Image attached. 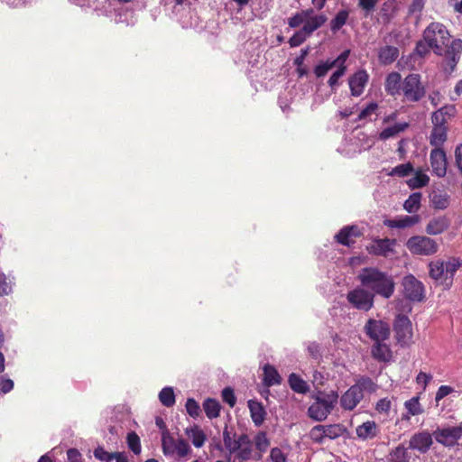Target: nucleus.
Returning a JSON list of instances; mask_svg holds the SVG:
<instances>
[{
    "label": "nucleus",
    "instance_id": "19",
    "mask_svg": "<svg viewBox=\"0 0 462 462\" xmlns=\"http://www.w3.org/2000/svg\"><path fill=\"white\" fill-rule=\"evenodd\" d=\"M403 79L399 72L393 71L386 76L384 82L385 92L392 96H401Z\"/></svg>",
    "mask_w": 462,
    "mask_h": 462
},
{
    "label": "nucleus",
    "instance_id": "50",
    "mask_svg": "<svg viewBox=\"0 0 462 462\" xmlns=\"http://www.w3.org/2000/svg\"><path fill=\"white\" fill-rule=\"evenodd\" d=\"M12 291V282L7 281V277L3 272H0V297L9 295Z\"/></svg>",
    "mask_w": 462,
    "mask_h": 462
},
{
    "label": "nucleus",
    "instance_id": "40",
    "mask_svg": "<svg viewBox=\"0 0 462 462\" xmlns=\"http://www.w3.org/2000/svg\"><path fill=\"white\" fill-rule=\"evenodd\" d=\"M349 13L347 10H340L336 16L330 21V29L333 32H337L346 23Z\"/></svg>",
    "mask_w": 462,
    "mask_h": 462
},
{
    "label": "nucleus",
    "instance_id": "29",
    "mask_svg": "<svg viewBox=\"0 0 462 462\" xmlns=\"http://www.w3.org/2000/svg\"><path fill=\"white\" fill-rule=\"evenodd\" d=\"M409 126V124L406 122L398 123L394 125L384 128L379 134V139L382 141H386L390 138L397 136L400 133L404 132Z\"/></svg>",
    "mask_w": 462,
    "mask_h": 462
},
{
    "label": "nucleus",
    "instance_id": "28",
    "mask_svg": "<svg viewBox=\"0 0 462 462\" xmlns=\"http://www.w3.org/2000/svg\"><path fill=\"white\" fill-rule=\"evenodd\" d=\"M447 127H433L430 135V143L435 148H440L447 140Z\"/></svg>",
    "mask_w": 462,
    "mask_h": 462
},
{
    "label": "nucleus",
    "instance_id": "44",
    "mask_svg": "<svg viewBox=\"0 0 462 462\" xmlns=\"http://www.w3.org/2000/svg\"><path fill=\"white\" fill-rule=\"evenodd\" d=\"M326 439H335L344 432V428L339 424L322 425Z\"/></svg>",
    "mask_w": 462,
    "mask_h": 462
},
{
    "label": "nucleus",
    "instance_id": "32",
    "mask_svg": "<svg viewBox=\"0 0 462 462\" xmlns=\"http://www.w3.org/2000/svg\"><path fill=\"white\" fill-rule=\"evenodd\" d=\"M327 20L328 18L325 14H317L315 17L306 21L302 28L304 29V32L310 35L316 30L320 28L327 22Z\"/></svg>",
    "mask_w": 462,
    "mask_h": 462
},
{
    "label": "nucleus",
    "instance_id": "4",
    "mask_svg": "<svg viewBox=\"0 0 462 462\" xmlns=\"http://www.w3.org/2000/svg\"><path fill=\"white\" fill-rule=\"evenodd\" d=\"M162 449L165 457L176 461H182L191 452L188 441L183 439H175L168 429L162 432Z\"/></svg>",
    "mask_w": 462,
    "mask_h": 462
},
{
    "label": "nucleus",
    "instance_id": "2",
    "mask_svg": "<svg viewBox=\"0 0 462 462\" xmlns=\"http://www.w3.org/2000/svg\"><path fill=\"white\" fill-rule=\"evenodd\" d=\"M362 285L374 293L389 299L394 291L393 278L376 268H364L358 274Z\"/></svg>",
    "mask_w": 462,
    "mask_h": 462
},
{
    "label": "nucleus",
    "instance_id": "21",
    "mask_svg": "<svg viewBox=\"0 0 462 462\" xmlns=\"http://www.w3.org/2000/svg\"><path fill=\"white\" fill-rule=\"evenodd\" d=\"M371 355L378 362H390L393 357V352L390 346L385 341H376L371 347Z\"/></svg>",
    "mask_w": 462,
    "mask_h": 462
},
{
    "label": "nucleus",
    "instance_id": "5",
    "mask_svg": "<svg viewBox=\"0 0 462 462\" xmlns=\"http://www.w3.org/2000/svg\"><path fill=\"white\" fill-rule=\"evenodd\" d=\"M338 401V393L336 391L319 393L315 402L309 407V416L317 420L322 421L327 419Z\"/></svg>",
    "mask_w": 462,
    "mask_h": 462
},
{
    "label": "nucleus",
    "instance_id": "53",
    "mask_svg": "<svg viewBox=\"0 0 462 462\" xmlns=\"http://www.w3.org/2000/svg\"><path fill=\"white\" fill-rule=\"evenodd\" d=\"M322 425H317L313 427L310 432V439L318 443H322L326 439L324 435Z\"/></svg>",
    "mask_w": 462,
    "mask_h": 462
},
{
    "label": "nucleus",
    "instance_id": "7",
    "mask_svg": "<svg viewBox=\"0 0 462 462\" xmlns=\"http://www.w3.org/2000/svg\"><path fill=\"white\" fill-rule=\"evenodd\" d=\"M406 248L411 254L431 256L438 253L439 243L428 236H413L405 243Z\"/></svg>",
    "mask_w": 462,
    "mask_h": 462
},
{
    "label": "nucleus",
    "instance_id": "41",
    "mask_svg": "<svg viewBox=\"0 0 462 462\" xmlns=\"http://www.w3.org/2000/svg\"><path fill=\"white\" fill-rule=\"evenodd\" d=\"M462 265V260L459 258H450L448 261L445 262V272H446V279H453L456 272Z\"/></svg>",
    "mask_w": 462,
    "mask_h": 462
},
{
    "label": "nucleus",
    "instance_id": "6",
    "mask_svg": "<svg viewBox=\"0 0 462 462\" xmlns=\"http://www.w3.org/2000/svg\"><path fill=\"white\" fill-rule=\"evenodd\" d=\"M401 96L403 101L417 103L420 102L427 92L426 86L418 73H410L403 79Z\"/></svg>",
    "mask_w": 462,
    "mask_h": 462
},
{
    "label": "nucleus",
    "instance_id": "25",
    "mask_svg": "<svg viewBox=\"0 0 462 462\" xmlns=\"http://www.w3.org/2000/svg\"><path fill=\"white\" fill-rule=\"evenodd\" d=\"M357 236H359L357 227L345 226L335 236V238L339 244L349 246L354 243L353 237Z\"/></svg>",
    "mask_w": 462,
    "mask_h": 462
},
{
    "label": "nucleus",
    "instance_id": "54",
    "mask_svg": "<svg viewBox=\"0 0 462 462\" xmlns=\"http://www.w3.org/2000/svg\"><path fill=\"white\" fill-rule=\"evenodd\" d=\"M350 55V50H345L341 52L335 60H332V62L335 63V67L337 69L344 68L345 71H346V61Z\"/></svg>",
    "mask_w": 462,
    "mask_h": 462
},
{
    "label": "nucleus",
    "instance_id": "43",
    "mask_svg": "<svg viewBox=\"0 0 462 462\" xmlns=\"http://www.w3.org/2000/svg\"><path fill=\"white\" fill-rule=\"evenodd\" d=\"M223 441L226 448L233 455L240 445V436L237 439L231 437L230 433L226 430L223 432Z\"/></svg>",
    "mask_w": 462,
    "mask_h": 462
},
{
    "label": "nucleus",
    "instance_id": "38",
    "mask_svg": "<svg viewBox=\"0 0 462 462\" xmlns=\"http://www.w3.org/2000/svg\"><path fill=\"white\" fill-rule=\"evenodd\" d=\"M255 446V448H256V453H260V456H261V458L263 457V455L264 452H266V450L268 449L269 446H270V441L267 438V435L265 432L263 431H260L258 432L254 439V442H253Z\"/></svg>",
    "mask_w": 462,
    "mask_h": 462
},
{
    "label": "nucleus",
    "instance_id": "63",
    "mask_svg": "<svg viewBox=\"0 0 462 462\" xmlns=\"http://www.w3.org/2000/svg\"><path fill=\"white\" fill-rule=\"evenodd\" d=\"M270 459L272 462H285V456L280 448H273L270 453Z\"/></svg>",
    "mask_w": 462,
    "mask_h": 462
},
{
    "label": "nucleus",
    "instance_id": "62",
    "mask_svg": "<svg viewBox=\"0 0 462 462\" xmlns=\"http://www.w3.org/2000/svg\"><path fill=\"white\" fill-rule=\"evenodd\" d=\"M68 462H84L81 453L77 448L67 451Z\"/></svg>",
    "mask_w": 462,
    "mask_h": 462
},
{
    "label": "nucleus",
    "instance_id": "48",
    "mask_svg": "<svg viewBox=\"0 0 462 462\" xmlns=\"http://www.w3.org/2000/svg\"><path fill=\"white\" fill-rule=\"evenodd\" d=\"M94 457L101 462H111L114 460L116 452H107L103 447H97L94 449Z\"/></svg>",
    "mask_w": 462,
    "mask_h": 462
},
{
    "label": "nucleus",
    "instance_id": "55",
    "mask_svg": "<svg viewBox=\"0 0 462 462\" xmlns=\"http://www.w3.org/2000/svg\"><path fill=\"white\" fill-rule=\"evenodd\" d=\"M350 55V50H345L341 52L335 60H332V62L335 63V67L337 69L344 68L345 71H346V61Z\"/></svg>",
    "mask_w": 462,
    "mask_h": 462
},
{
    "label": "nucleus",
    "instance_id": "12",
    "mask_svg": "<svg viewBox=\"0 0 462 462\" xmlns=\"http://www.w3.org/2000/svg\"><path fill=\"white\" fill-rule=\"evenodd\" d=\"M347 300L356 309L367 311L374 305V295L363 288L350 291L346 296Z\"/></svg>",
    "mask_w": 462,
    "mask_h": 462
},
{
    "label": "nucleus",
    "instance_id": "14",
    "mask_svg": "<svg viewBox=\"0 0 462 462\" xmlns=\"http://www.w3.org/2000/svg\"><path fill=\"white\" fill-rule=\"evenodd\" d=\"M433 434L427 430L414 433L409 440V448L426 454L433 444Z\"/></svg>",
    "mask_w": 462,
    "mask_h": 462
},
{
    "label": "nucleus",
    "instance_id": "33",
    "mask_svg": "<svg viewBox=\"0 0 462 462\" xmlns=\"http://www.w3.org/2000/svg\"><path fill=\"white\" fill-rule=\"evenodd\" d=\"M263 375V383L267 386H273L281 383L280 374L277 370L270 365H264Z\"/></svg>",
    "mask_w": 462,
    "mask_h": 462
},
{
    "label": "nucleus",
    "instance_id": "20",
    "mask_svg": "<svg viewBox=\"0 0 462 462\" xmlns=\"http://www.w3.org/2000/svg\"><path fill=\"white\" fill-rule=\"evenodd\" d=\"M450 226V219L446 216L431 218L425 227L429 236H438L444 233Z\"/></svg>",
    "mask_w": 462,
    "mask_h": 462
},
{
    "label": "nucleus",
    "instance_id": "59",
    "mask_svg": "<svg viewBox=\"0 0 462 462\" xmlns=\"http://www.w3.org/2000/svg\"><path fill=\"white\" fill-rule=\"evenodd\" d=\"M378 0H359L358 6L365 13V15L371 14L377 4Z\"/></svg>",
    "mask_w": 462,
    "mask_h": 462
},
{
    "label": "nucleus",
    "instance_id": "23",
    "mask_svg": "<svg viewBox=\"0 0 462 462\" xmlns=\"http://www.w3.org/2000/svg\"><path fill=\"white\" fill-rule=\"evenodd\" d=\"M406 413L402 414V420H409L411 416L420 415L424 412V409L420 402V397L414 396L404 402Z\"/></svg>",
    "mask_w": 462,
    "mask_h": 462
},
{
    "label": "nucleus",
    "instance_id": "58",
    "mask_svg": "<svg viewBox=\"0 0 462 462\" xmlns=\"http://www.w3.org/2000/svg\"><path fill=\"white\" fill-rule=\"evenodd\" d=\"M222 398L230 407H234L236 402V398L234 394L233 389L226 387L222 391Z\"/></svg>",
    "mask_w": 462,
    "mask_h": 462
},
{
    "label": "nucleus",
    "instance_id": "34",
    "mask_svg": "<svg viewBox=\"0 0 462 462\" xmlns=\"http://www.w3.org/2000/svg\"><path fill=\"white\" fill-rule=\"evenodd\" d=\"M430 202L434 208L445 209L449 205V196L447 193L434 191L430 195Z\"/></svg>",
    "mask_w": 462,
    "mask_h": 462
},
{
    "label": "nucleus",
    "instance_id": "61",
    "mask_svg": "<svg viewBox=\"0 0 462 462\" xmlns=\"http://www.w3.org/2000/svg\"><path fill=\"white\" fill-rule=\"evenodd\" d=\"M14 389V382L9 378L0 376V393H7Z\"/></svg>",
    "mask_w": 462,
    "mask_h": 462
},
{
    "label": "nucleus",
    "instance_id": "51",
    "mask_svg": "<svg viewBox=\"0 0 462 462\" xmlns=\"http://www.w3.org/2000/svg\"><path fill=\"white\" fill-rule=\"evenodd\" d=\"M186 411L188 412V414L192 417V418H197L199 417V413H200V407L199 405V403L193 399V398H189L186 402Z\"/></svg>",
    "mask_w": 462,
    "mask_h": 462
},
{
    "label": "nucleus",
    "instance_id": "52",
    "mask_svg": "<svg viewBox=\"0 0 462 462\" xmlns=\"http://www.w3.org/2000/svg\"><path fill=\"white\" fill-rule=\"evenodd\" d=\"M378 108V105L375 102L369 103L358 115L359 120H364L374 115Z\"/></svg>",
    "mask_w": 462,
    "mask_h": 462
},
{
    "label": "nucleus",
    "instance_id": "39",
    "mask_svg": "<svg viewBox=\"0 0 462 462\" xmlns=\"http://www.w3.org/2000/svg\"><path fill=\"white\" fill-rule=\"evenodd\" d=\"M159 400L165 407H172L175 404V394L172 387L166 386L159 393Z\"/></svg>",
    "mask_w": 462,
    "mask_h": 462
},
{
    "label": "nucleus",
    "instance_id": "57",
    "mask_svg": "<svg viewBox=\"0 0 462 462\" xmlns=\"http://www.w3.org/2000/svg\"><path fill=\"white\" fill-rule=\"evenodd\" d=\"M346 71L344 69V68L342 69H337L336 71H334L332 73V75L330 76V78L328 79V86L334 89L336 88L337 86H338V80L341 77H343L345 75Z\"/></svg>",
    "mask_w": 462,
    "mask_h": 462
},
{
    "label": "nucleus",
    "instance_id": "22",
    "mask_svg": "<svg viewBox=\"0 0 462 462\" xmlns=\"http://www.w3.org/2000/svg\"><path fill=\"white\" fill-rule=\"evenodd\" d=\"M247 405L253 422L255 426H261L266 416L263 404L260 402L249 400Z\"/></svg>",
    "mask_w": 462,
    "mask_h": 462
},
{
    "label": "nucleus",
    "instance_id": "64",
    "mask_svg": "<svg viewBox=\"0 0 462 462\" xmlns=\"http://www.w3.org/2000/svg\"><path fill=\"white\" fill-rule=\"evenodd\" d=\"M455 161L459 172L462 175V144H458L455 150Z\"/></svg>",
    "mask_w": 462,
    "mask_h": 462
},
{
    "label": "nucleus",
    "instance_id": "49",
    "mask_svg": "<svg viewBox=\"0 0 462 462\" xmlns=\"http://www.w3.org/2000/svg\"><path fill=\"white\" fill-rule=\"evenodd\" d=\"M309 34L304 32V29L301 28L300 31L296 32L289 40V44L291 47H298L302 44Z\"/></svg>",
    "mask_w": 462,
    "mask_h": 462
},
{
    "label": "nucleus",
    "instance_id": "24",
    "mask_svg": "<svg viewBox=\"0 0 462 462\" xmlns=\"http://www.w3.org/2000/svg\"><path fill=\"white\" fill-rule=\"evenodd\" d=\"M356 436L362 439H371L377 435V425L374 420H367L356 429Z\"/></svg>",
    "mask_w": 462,
    "mask_h": 462
},
{
    "label": "nucleus",
    "instance_id": "16",
    "mask_svg": "<svg viewBox=\"0 0 462 462\" xmlns=\"http://www.w3.org/2000/svg\"><path fill=\"white\" fill-rule=\"evenodd\" d=\"M430 164L433 172L438 177L445 176L447 172L446 152L441 148H434L430 152Z\"/></svg>",
    "mask_w": 462,
    "mask_h": 462
},
{
    "label": "nucleus",
    "instance_id": "60",
    "mask_svg": "<svg viewBox=\"0 0 462 462\" xmlns=\"http://www.w3.org/2000/svg\"><path fill=\"white\" fill-rule=\"evenodd\" d=\"M392 402L388 398L380 399L375 405V410L380 413H387L391 410Z\"/></svg>",
    "mask_w": 462,
    "mask_h": 462
},
{
    "label": "nucleus",
    "instance_id": "31",
    "mask_svg": "<svg viewBox=\"0 0 462 462\" xmlns=\"http://www.w3.org/2000/svg\"><path fill=\"white\" fill-rule=\"evenodd\" d=\"M421 193L413 192L403 203V208L410 214L416 213L421 205Z\"/></svg>",
    "mask_w": 462,
    "mask_h": 462
},
{
    "label": "nucleus",
    "instance_id": "37",
    "mask_svg": "<svg viewBox=\"0 0 462 462\" xmlns=\"http://www.w3.org/2000/svg\"><path fill=\"white\" fill-rule=\"evenodd\" d=\"M389 457L391 462H409L410 459L408 448H405L402 444L393 448L390 452Z\"/></svg>",
    "mask_w": 462,
    "mask_h": 462
},
{
    "label": "nucleus",
    "instance_id": "13",
    "mask_svg": "<svg viewBox=\"0 0 462 462\" xmlns=\"http://www.w3.org/2000/svg\"><path fill=\"white\" fill-rule=\"evenodd\" d=\"M404 296L412 301H421L424 298V286L413 275H407L402 280Z\"/></svg>",
    "mask_w": 462,
    "mask_h": 462
},
{
    "label": "nucleus",
    "instance_id": "42",
    "mask_svg": "<svg viewBox=\"0 0 462 462\" xmlns=\"http://www.w3.org/2000/svg\"><path fill=\"white\" fill-rule=\"evenodd\" d=\"M430 178L427 174L417 171L415 175L409 180L408 184L411 189H420L426 186Z\"/></svg>",
    "mask_w": 462,
    "mask_h": 462
},
{
    "label": "nucleus",
    "instance_id": "11",
    "mask_svg": "<svg viewBox=\"0 0 462 462\" xmlns=\"http://www.w3.org/2000/svg\"><path fill=\"white\" fill-rule=\"evenodd\" d=\"M231 462H243L247 460L258 461L261 459L260 453H256L253 449V442L246 434L240 435L239 448L233 454Z\"/></svg>",
    "mask_w": 462,
    "mask_h": 462
},
{
    "label": "nucleus",
    "instance_id": "30",
    "mask_svg": "<svg viewBox=\"0 0 462 462\" xmlns=\"http://www.w3.org/2000/svg\"><path fill=\"white\" fill-rule=\"evenodd\" d=\"M185 432L196 448H201L204 445L206 441V435L198 426L187 428Z\"/></svg>",
    "mask_w": 462,
    "mask_h": 462
},
{
    "label": "nucleus",
    "instance_id": "36",
    "mask_svg": "<svg viewBox=\"0 0 462 462\" xmlns=\"http://www.w3.org/2000/svg\"><path fill=\"white\" fill-rule=\"evenodd\" d=\"M203 409L208 419H215L219 416L221 407L217 400L208 398L203 402Z\"/></svg>",
    "mask_w": 462,
    "mask_h": 462
},
{
    "label": "nucleus",
    "instance_id": "15",
    "mask_svg": "<svg viewBox=\"0 0 462 462\" xmlns=\"http://www.w3.org/2000/svg\"><path fill=\"white\" fill-rule=\"evenodd\" d=\"M369 75L365 69L355 72L348 79L351 95L360 97L368 82Z\"/></svg>",
    "mask_w": 462,
    "mask_h": 462
},
{
    "label": "nucleus",
    "instance_id": "26",
    "mask_svg": "<svg viewBox=\"0 0 462 462\" xmlns=\"http://www.w3.org/2000/svg\"><path fill=\"white\" fill-rule=\"evenodd\" d=\"M430 277L435 281H442L446 279L445 261L438 259L429 263Z\"/></svg>",
    "mask_w": 462,
    "mask_h": 462
},
{
    "label": "nucleus",
    "instance_id": "9",
    "mask_svg": "<svg viewBox=\"0 0 462 462\" xmlns=\"http://www.w3.org/2000/svg\"><path fill=\"white\" fill-rule=\"evenodd\" d=\"M364 332L373 342L386 341L390 337L391 328L382 319H369L364 326Z\"/></svg>",
    "mask_w": 462,
    "mask_h": 462
},
{
    "label": "nucleus",
    "instance_id": "45",
    "mask_svg": "<svg viewBox=\"0 0 462 462\" xmlns=\"http://www.w3.org/2000/svg\"><path fill=\"white\" fill-rule=\"evenodd\" d=\"M126 439L128 448L134 452V454L139 455L141 453L142 447L138 435L134 431L129 432Z\"/></svg>",
    "mask_w": 462,
    "mask_h": 462
},
{
    "label": "nucleus",
    "instance_id": "10",
    "mask_svg": "<svg viewBox=\"0 0 462 462\" xmlns=\"http://www.w3.org/2000/svg\"><path fill=\"white\" fill-rule=\"evenodd\" d=\"M433 437L445 447H454L462 438V421L457 426L438 428L433 432Z\"/></svg>",
    "mask_w": 462,
    "mask_h": 462
},
{
    "label": "nucleus",
    "instance_id": "27",
    "mask_svg": "<svg viewBox=\"0 0 462 462\" xmlns=\"http://www.w3.org/2000/svg\"><path fill=\"white\" fill-rule=\"evenodd\" d=\"M399 56V50L394 46L382 47L378 51V60L381 64H392Z\"/></svg>",
    "mask_w": 462,
    "mask_h": 462
},
{
    "label": "nucleus",
    "instance_id": "3",
    "mask_svg": "<svg viewBox=\"0 0 462 462\" xmlns=\"http://www.w3.org/2000/svg\"><path fill=\"white\" fill-rule=\"evenodd\" d=\"M376 390L377 384L371 378L362 376L342 394L340 405L346 411H352L363 400L365 392L372 393Z\"/></svg>",
    "mask_w": 462,
    "mask_h": 462
},
{
    "label": "nucleus",
    "instance_id": "17",
    "mask_svg": "<svg viewBox=\"0 0 462 462\" xmlns=\"http://www.w3.org/2000/svg\"><path fill=\"white\" fill-rule=\"evenodd\" d=\"M396 244L394 239L383 238L375 239L367 247L369 254L378 256H387L390 253L393 252V247Z\"/></svg>",
    "mask_w": 462,
    "mask_h": 462
},
{
    "label": "nucleus",
    "instance_id": "35",
    "mask_svg": "<svg viewBox=\"0 0 462 462\" xmlns=\"http://www.w3.org/2000/svg\"><path fill=\"white\" fill-rule=\"evenodd\" d=\"M288 381L291 388L298 393H306L310 391L308 383L296 374H290Z\"/></svg>",
    "mask_w": 462,
    "mask_h": 462
},
{
    "label": "nucleus",
    "instance_id": "8",
    "mask_svg": "<svg viewBox=\"0 0 462 462\" xmlns=\"http://www.w3.org/2000/svg\"><path fill=\"white\" fill-rule=\"evenodd\" d=\"M393 330L395 332L397 343L402 347H408L413 343L412 324L407 316L398 314L395 317Z\"/></svg>",
    "mask_w": 462,
    "mask_h": 462
},
{
    "label": "nucleus",
    "instance_id": "46",
    "mask_svg": "<svg viewBox=\"0 0 462 462\" xmlns=\"http://www.w3.org/2000/svg\"><path fill=\"white\" fill-rule=\"evenodd\" d=\"M335 67V63L332 62L331 59H328L325 61L319 62L314 68V73L317 78L324 77L331 69Z\"/></svg>",
    "mask_w": 462,
    "mask_h": 462
},
{
    "label": "nucleus",
    "instance_id": "1",
    "mask_svg": "<svg viewBox=\"0 0 462 462\" xmlns=\"http://www.w3.org/2000/svg\"><path fill=\"white\" fill-rule=\"evenodd\" d=\"M450 35L446 27L439 23H431L423 32L424 42L437 55L445 56L446 70L453 71L462 52V41L453 40L450 44Z\"/></svg>",
    "mask_w": 462,
    "mask_h": 462
},
{
    "label": "nucleus",
    "instance_id": "47",
    "mask_svg": "<svg viewBox=\"0 0 462 462\" xmlns=\"http://www.w3.org/2000/svg\"><path fill=\"white\" fill-rule=\"evenodd\" d=\"M413 171L411 163H402L394 167L390 172L391 176L405 177L408 176Z\"/></svg>",
    "mask_w": 462,
    "mask_h": 462
},
{
    "label": "nucleus",
    "instance_id": "18",
    "mask_svg": "<svg viewBox=\"0 0 462 462\" xmlns=\"http://www.w3.org/2000/svg\"><path fill=\"white\" fill-rule=\"evenodd\" d=\"M420 222L419 215H402L392 219L384 220L383 224L390 228L403 229L411 227Z\"/></svg>",
    "mask_w": 462,
    "mask_h": 462
},
{
    "label": "nucleus",
    "instance_id": "56",
    "mask_svg": "<svg viewBox=\"0 0 462 462\" xmlns=\"http://www.w3.org/2000/svg\"><path fill=\"white\" fill-rule=\"evenodd\" d=\"M431 122L433 127H447V118L442 115V112L437 110L431 116Z\"/></svg>",
    "mask_w": 462,
    "mask_h": 462
}]
</instances>
